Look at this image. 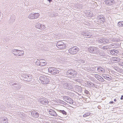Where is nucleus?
Instances as JSON below:
<instances>
[{
    "mask_svg": "<svg viewBox=\"0 0 123 123\" xmlns=\"http://www.w3.org/2000/svg\"><path fill=\"white\" fill-rule=\"evenodd\" d=\"M116 43H112L108 45V54L109 55L112 56L113 55H117L118 54L119 51V49H110V48H116Z\"/></svg>",
    "mask_w": 123,
    "mask_h": 123,
    "instance_id": "f257e3e1",
    "label": "nucleus"
},
{
    "mask_svg": "<svg viewBox=\"0 0 123 123\" xmlns=\"http://www.w3.org/2000/svg\"><path fill=\"white\" fill-rule=\"evenodd\" d=\"M108 57H110V58H108V66H111V65H112L113 63V61H115V62H119L121 60L120 58L118 57H113L108 55Z\"/></svg>",
    "mask_w": 123,
    "mask_h": 123,
    "instance_id": "f03ea898",
    "label": "nucleus"
},
{
    "mask_svg": "<svg viewBox=\"0 0 123 123\" xmlns=\"http://www.w3.org/2000/svg\"><path fill=\"white\" fill-rule=\"evenodd\" d=\"M40 80L42 84H48L49 80L45 76H41L40 77Z\"/></svg>",
    "mask_w": 123,
    "mask_h": 123,
    "instance_id": "7ed1b4c3",
    "label": "nucleus"
},
{
    "mask_svg": "<svg viewBox=\"0 0 123 123\" xmlns=\"http://www.w3.org/2000/svg\"><path fill=\"white\" fill-rule=\"evenodd\" d=\"M79 49L76 47H73L69 50V52L72 55L75 54L79 51Z\"/></svg>",
    "mask_w": 123,
    "mask_h": 123,
    "instance_id": "20e7f679",
    "label": "nucleus"
},
{
    "mask_svg": "<svg viewBox=\"0 0 123 123\" xmlns=\"http://www.w3.org/2000/svg\"><path fill=\"white\" fill-rule=\"evenodd\" d=\"M112 66V67L111 68L112 69H115L116 71L118 72H120L121 71H122V69H120L119 67H118L117 66H112V65H111ZM111 67L110 66L109 67H108V71H109V72H110V71L111 72V73H112V72H113V70L111 69Z\"/></svg>",
    "mask_w": 123,
    "mask_h": 123,
    "instance_id": "39448f33",
    "label": "nucleus"
},
{
    "mask_svg": "<svg viewBox=\"0 0 123 123\" xmlns=\"http://www.w3.org/2000/svg\"><path fill=\"white\" fill-rule=\"evenodd\" d=\"M98 22V24H103L105 21V18L102 16H98L97 18Z\"/></svg>",
    "mask_w": 123,
    "mask_h": 123,
    "instance_id": "423d86ee",
    "label": "nucleus"
},
{
    "mask_svg": "<svg viewBox=\"0 0 123 123\" xmlns=\"http://www.w3.org/2000/svg\"><path fill=\"white\" fill-rule=\"evenodd\" d=\"M49 114L52 116L56 117L57 115L56 112L53 110H50L49 111Z\"/></svg>",
    "mask_w": 123,
    "mask_h": 123,
    "instance_id": "0eeeda50",
    "label": "nucleus"
},
{
    "mask_svg": "<svg viewBox=\"0 0 123 123\" xmlns=\"http://www.w3.org/2000/svg\"><path fill=\"white\" fill-rule=\"evenodd\" d=\"M75 71L72 70H69L68 71V73L71 75H73V76H75L76 75V74L75 73Z\"/></svg>",
    "mask_w": 123,
    "mask_h": 123,
    "instance_id": "6e6552de",
    "label": "nucleus"
},
{
    "mask_svg": "<svg viewBox=\"0 0 123 123\" xmlns=\"http://www.w3.org/2000/svg\"><path fill=\"white\" fill-rule=\"evenodd\" d=\"M31 114L33 117L35 118H37L39 116V114L37 112L35 111H32Z\"/></svg>",
    "mask_w": 123,
    "mask_h": 123,
    "instance_id": "1a4fd4ad",
    "label": "nucleus"
},
{
    "mask_svg": "<svg viewBox=\"0 0 123 123\" xmlns=\"http://www.w3.org/2000/svg\"><path fill=\"white\" fill-rule=\"evenodd\" d=\"M108 6L113 5L114 2V0H108Z\"/></svg>",
    "mask_w": 123,
    "mask_h": 123,
    "instance_id": "9d476101",
    "label": "nucleus"
},
{
    "mask_svg": "<svg viewBox=\"0 0 123 123\" xmlns=\"http://www.w3.org/2000/svg\"><path fill=\"white\" fill-rule=\"evenodd\" d=\"M55 68L53 67L49 68L48 69L49 71V72L52 74L53 72L54 71V70Z\"/></svg>",
    "mask_w": 123,
    "mask_h": 123,
    "instance_id": "9b49d317",
    "label": "nucleus"
},
{
    "mask_svg": "<svg viewBox=\"0 0 123 123\" xmlns=\"http://www.w3.org/2000/svg\"><path fill=\"white\" fill-rule=\"evenodd\" d=\"M34 17H31V19H35L37 18L40 15L39 13H37L34 14Z\"/></svg>",
    "mask_w": 123,
    "mask_h": 123,
    "instance_id": "f8f14e48",
    "label": "nucleus"
},
{
    "mask_svg": "<svg viewBox=\"0 0 123 123\" xmlns=\"http://www.w3.org/2000/svg\"><path fill=\"white\" fill-rule=\"evenodd\" d=\"M98 72H104L105 71V69L101 67H100L98 68Z\"/></svg>",
    "mask_w": 123,
    "mask_h": 123,
    "instance_id": "ddd939ff",
    "label": "nucleus"
},
{
    "mask_svg": "<svg viewBox=\"0 0 123 123\" xmlns=\"http://www.w3.org/2000/svg\"><path fill=\"white\" fill-rule=\"evenodd\" d=\"M95 77L98 80H101V79L102 78V77L99 75L96 74L95 75Z\"/></svg>",
    "mask_w": 123,
    "mask_h": 123,
    "instance_id": "4468645a",
    "label": "nucleus"
},
{
    "mask_svg": "<svg viewBox=\"0 0 123 123\" xmlns=\"http://www.w3.org/2000/svg\"><path fill=\"white\" fill-rule=\"evenodd\" d=\"M63 98L64 100L67 102V101L69 100L70 98L68 97L64 96L63 97Z\"/></svg>",
    "mask_w": 123,
    "mask_h": 123,
    "instance_id": "2eb2a0df",
    "label": "nucleus"
},
{
    "mask_svg": "<svg viewBox=\"0 0 123 123\" xmlns=\"http://www.w3.org/2000/svg\"><path fill=\"white\" fill-rule=\"evenodd\" d=\"M59 73V71L57 70L56 68H55L54 70V71L53 72L52 74H58Z\"/></svg>",
    "mask_w": 123,
    "mask_h": 123,
    "instance_id": "dca6fc26",
    "label": "nucleus"
},
{
    "mask_svg": "<svg viewBox=\"0 0 123 123\" xmlns=\"http://www.w3.org/2000/svg\"><path fill=\"white\" fill-rule=\"evenodd\" d=\"M118 26L119 27L123 26V21H121L118 22L117 23Z\"/></svg>",
    "mask_w": 123,
    "mask_h": 123,
    "instance_id": "f3484780",
    "label": "nucleus"
},
{
    "mask_svg": "<svg viewBox=\"0 0 123 123\" xmlns=\"http://www.w3.org/2000/svg\"><path fill=\"white\" fill-rule=\"evenodd\" d=\"M67 102L70 104H73V103L74 101L73 100L70 98L68 101H67Z\"/></svg>",
    "mask_w": 123,
    "mask_h": 123,
    "instance_id": "a211bd4d",
    "label": "nucleus"
},
{
    "mask_svg": "<svg viewBox=\"0 0 123 123\" xmlns=\"http://www.w3.org/2000/svg\"><path fill=\"white\" fill-rule=\"evenodd\" d=\"M90 114L91 113L90 112H87L86 113L83 115V117H87L89 116L90 115Z\"/></svg>",
    "mask_w": 123,
    "mask_h": 123,
    "instance_id": "6ab92c4d",
    "label": "nucleus"
},
{
    "mask_svg": "<svg viewBox=\"0 0 123 123\" xmlns=\"http://www.w3.org/2000/svg\"><path fill=\"white\" fill-rule=\"evenodd\" d=\"M40 63L41 64H43V65H46L47 64V63L45 62V60H42V61H41Z\"/></svg>",
    "mask_w": 123,
    "mask_h": 123,
    "instance_id": "aec40b11",
    "label": "nucleus"
},
{
    "mask_svg": "<svg viewBox=\"0 0 123 123\" xmlns=\"http://www.w3.org/2000/svg\"><path fill=\"white\" fill-rule=\"evenodd\" d=\"M59 112H60L62 113L63 114L67 115V113L64 110H59L58 111Z\"/></svg>",
    "mask_w": 123,
    "mask_h": 123,
    "instance_id": "412c9836",
    "label": "nucleus"
},
{
    "mask_svg": "<svg viewBox=\"0 0 123 123\" xmlns=\"http://www.w3.org/2000/svg\"><path fill=\"white\" fill-rule=\"evenodd\" d=\"M118 64L121 66H123V61L121 60L120 61L118 62Z\"/></svg>",
    "mask_w": 123,
    "mask_h": 123,
    "instance_id": "4be33fe9",
    "label": "nucleus"
},
{
    "mask_svg": "<svg viewBox=\"0 0 123 123\" xmlns=\"http://www.w3.org/2000/svg\"><path fill=\"white\" fill-rule=\"evenodd\" d=\"M109 36L110 37H111V38H111V37H112V35H111V34H108V37ZM108 38H109V37H108ZM109 40L108 39V43H109H109H110L111 42V41H110V38H109Z\"/></svg>",
    "mask_w": 123,
    "mask_h": 123,
    "instance_id": "5701e85b",
    "label": "nucleus"
},
{
    "mask_svg": "<svg viewBox=\"0 0 123 123\" xmlns=\"http://www.w3.org/2000/svg\"><path fill=\"white\" fill-rule=\"evenodd\" d=\"M29 18H31V17H34V14H31L29 16Z\"/></svg>",
    "mask_w": 123,
    "mask_h": 123,
    "instance_id": "b1692460",
    "label": "nucleus"
},
{
    "mask_svg": "<svg viewBox=\"0 0 123 123\" xmlns=\"http://www.w3.org/2000/svg\"><path fill=\"white\" fill-rule=\"evenodd\" d=\"M110 77H108V81H110L112 80V77L111 76H110Z\"/></svg>",
    "mask_w": 123,
    "mask_h": 123,
    "instance_id": "393cba45",
    "label": "nucleus"
},
{
    "mask_svg": "<svg viewBox=\"0 0 123 123\" xmlns=\"http://www.w3.org/2000/svg\"><path fill=\"white\" fill-rule=\"evenodd\" d=\"M115 103L113 101H111L109 103V104H113Z\"/></svg>",
    "mask_w": 123,
    "mask_h": 123,
    "instance_id": "a878e982",
    "label": "nucleus"
},
{
    "mask_svg": "<svg viewBox=\"0 0 123 123\" xmlns=\"http://www.w3.org/2000/svg\"><path fill=\"white\" fill-rule=\"evenodd\" d=\"M105 39H100L99 40H100V42L101 43H103V42H102V41H104V40Z\"/></svg>",
    "mask_w": 123,
    "mask_h": 123,
    "instance_id": "bb28decb",
    "label": "nucleus"
},
{
    "mask_svg": "<svg viewBox=\"0 0 123 123\" xmlns=\"http://www.w3.org/2000/svg\"><path fill=\"white\" fill-rule=\"evenodd\" d=\"M105 47H105H105L104 46V47H103V49H107V47H106V48H105Z\"/></svg>",
    "mask_w": 123,
    "mask_h": 123,
    "instance_id": "cd10ccee",
    "label": "nucleus"
},
{
    "mask_svg": "<svg viewBox=\"0 0 123 123\" xmlns=\"http://www.w3.org/2000/svg\"><path fill=\"white\" fill-rule=\"evenodd\" d=\"M121 99V100H123V96L122 95V96H121V98H120Z\"/></svg>",
    "mask_w": 123,
    "mask_h": 123,
    "instance_id": "c85d7f7f",
    "label": "nucleus"
},
{
    "mask_svg": "<svg viewBox=\"0 0 123 123\" xmlns=\"http://www.w3.org/2000/svg\"><path fill=\"white\" fill-rule=\"evenodd\" d=\"M114 101H115V102H116L117 101V100L116 99H114Z\"/></svg>",
    "mask_w": 123,
    "mask_h": 123,
    "instance_id": "c756f323",
    "label": "nucleus"
},
{
    "mask_svg": "<svg viewBox=\"0 0 123 123\" xmlns=\"http://www.w3.org/2000/svg\"><path fill=\"white\" fill-rule=\"evenodd\" d=\"M112 27H113V26L112 25L111 27V26L109 27H110V28H111Z\"/></svg>",
    "mask_w": 123,
    "mask_h": 123,
    "instance_id": "7c9ffc66",
    "label": "nucleus"
},
{
    "mask_svg": "<svg viewBox=\"0 0 123 123\" xmlns=\"http://www.w3.org/2000/svg\"><path fill=\"white\" fill-rule=\"evenodd\" d=\"M122 47H123V43H122Z\"/></svg>",
    "mask_w": 123,
    "mask_h": 123,
    "instance_id": "2f4dec72",
    "label": "nucleus"
},
{
    "mask_svg": "<svg viewBox=\"0 0 123 123\" xmlns=\"http://www.w3.org/2000/svg\"><path fill=\"white\" fill-rule=\"evenodd\" d=\"M49 2H50L51 1H52V0H48Z\"/></svg>",
    "mask_w": 123,
    "mask_h": 123,
    "instance_id": "473e14b6",
    "label": "nucleus"
},
{
    "mask_svg": "<svg viewBox=\"0 0 123 123\" xmlns=\"http://www.w3.org/2000/svg\"><path fill=\"white\" fill-rule=\"evenodd\" d=\"M111 106H113V105H111Z\"/></svg>",
    "mask_w": 123,
    "mask_h": 123,
    "instance_id": "72a5a7b5",
    "label": "nucleus"
},
{
    "mask_svg": "<svg viewBox=\"0 0 123 123\" xmlns=\"http://www.w3.org/2000/svg\"><path fill=\"white\" fill-rule=\"evenodd\" d=\"M48 123V122H46V123Z\"/></svg>",
    "mask_w": 123,
    "mask_h": 123,
    "instance_id": "f704fd0d",
    "label": "nucleus"
},
{
    "mask_svg": "<svg viewBox=\"0 0 123 123\" xmlns=\"http://www.w3.org/2000/svg\"><path fill=\"white\" fill-rule=\"evenodd\" d=\"M108 84L109 83V81H108Z\"/></svg>",
    "mask_w": 123,
    "mask_h": 123,
    "instance_id": "c9c22d12",
    "label": "nucleus"
},
{
    "mask_svg": "<svg viewBox=\"0 0 123 123\" xmlns=\"http://www.w3.org/2000/svg\"><path fill=\"white\" fill-rule=\"evenodd\" d=\"M109 85L108 84V86H109Z\"/></svg>",
    "mask_w": 123,
    "mask_h": 123,
    "instance_id": "e433bc0d",
    "label": "nucleus"
},
{
    "mask_svg": "<svg viewBox=\"0 0 123 123\" xmlns=\"http://www.w3.org/2000/svg\"><path fill=\"white\" fill-rule=\"evenodd\" d=\"M122 55H123V53H122Z\"/></svg>",
    "mask_w": 123,
    "mask_h": 123,
    "instance_id": "4c0bfd02",
    "label": "nucleus"
},
{
    "mask_svg": "<svg viewBox=\"0 0 123 123\" xmlns=\"http://www.w3.org/2000/svg\"><path fill=\"white\" fill-rule=\"evenodd\" d=\"M109 29H111L110 28H109Z\"/></svg>",
    "mask_w": 123,
    "mask_h": 123,
    "instance_id": "58836bf2",
    "label": "nucleus"
}]
</instances>
